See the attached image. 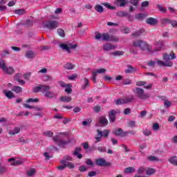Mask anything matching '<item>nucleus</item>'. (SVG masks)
<instances>
[{
	"mask_svg": "<svg viewBox=\"0 0 177 177\" xmlns=\"http://www.w3.org/2000/svg\"><path fill=\"white\" fill-rule=\"evenodd\" d=\"M106 69L103 68L97 69L96 71H92L93 82H96V77H97V74H104V73H106Z\"/></svg>",
	"mask_w": 177,
	"mask_h": 177,
	"instance_id": "1a4fd4ad",
	"label": "nucleus"
},
{
	"mask_svg": "<svg viewBox=\"0 0 177 177\" xmlns=\"http://www.w3.org/2000/svg\"><path fill=\"white\" fill-rule=\"evenodd\" d=\"M6 171H8L6 167H5V166H1V165H0V174H3V173L6 172Z\"/></svg>",
	"mask_w": 177,
	"mask_h": 177,
	"instance_id": "052dcab7",
	"label": "nucleus"
},
{
	"mask_svg": "<svg viewBox=\"0 0 177 177\" xmlns=\"http://www.w3.org/2000/svg\"><path fill=\"white\" fill-rule=\"evenodd\" d=\"M142 32H143V30H138V31L133 33L132 35L133 37H139L140 35V34H142Z\"/></svg>",
	"mask_w": 177,
	"mask_h": 177,
	"instance_id": "69168bd1",
	"label": "nucleus"
},
{
	"mask_svg": "<svg viewBox=\"0 0 177 177\" xmlns=\"http://www.w3.org/2000/svg\"><path fill=\"white\" fill-rule=\"evenodd\" d=\"M133 92L136 94L137 97H138V99H141V100H146V99H149V97H150L149 93H145V90L143 88L136 87L133 90Z\"/></svg>",
	"mask_w": 177,
	"mask_h": 177,
	"instance_id": "20e7f679",
	"label": "nucleus"
},
{
	"mask_svg": "<svg viewBox=\"0 0 177 177\" xmlns=\"http://www.w3.org/2000/svg\"><path fill=\"white\" fill-rule=\"evenodd\" d=\"M126 3H128V1L127 0H117L116 1V5L118 6H120V7L125 6Z\"/></svg>",
	"mask_w": 177,
	"mask_h": 177,
	"instance_id": "7c9ffc66",
	"label": "nucleus"
},
{
	"mask_svg": "<svg viewBox=\"0 0 177 177\" xmlns=\"http://www.w3.org/2000/svg\"><path fill=\"white\" fill-rule=\"evenodd\" d=\"M147 24H150V26H154L155 24H157V19L155 18H148L146 20Z\"/></svg>",
	"mask_w": 177,
	"mask_h": 177,
	"instance_id": "393cba45",
	"label": "nucleus"
},
{
	"mask_svg": "<svg viewBox=\"0 0 177 177\" xmlns=\"http://www.w3.org/2000/svg\"><path fill=\"white\" fill-rule=\"evenodd\" d=\"M84 85L82 86V89H86V88H88V87L90 86L89 80H88V78H84Z\"/></svg>",
	"mask_w": 177,
	"mask_h": 177,
	"instance_id": "f704fd0d",
	"label": "nucleus"
},
{
	"mask_svg": "<svg viewBox=\"0 0 177 177\" xmlns=\"http://www.w3.org/2000/svg\"><path fill=\"white\" fill-rule=\"evenodd\" d=\"M14 12L16 15H24L26 13V10H24V9H19V10H15Z\"/></svg>",
	"mask_w": 177,
	"mask_h": 177,
	"instance_id": "ea45409f",
	"label": "nucleus"
},
{
	"mask_svg": "<svg viewBox=\"0 0 177 177\" xmlns=\"http://www.w3.org/2000/svg\"><path fill=\"white\" fill-rule=\"evenodd\" d=\"M165 45V41L164 40H158L155 41L154 46L155 49L152 50L153 53H156V52H160L162 48H164Z\"/></svg>",
	"mask_w": 177,
	"mask_h": 177,
	"instance_id": "423d86ee",
	"label": "nucleus"
},
{
	"mask_svg": "<svg viewBox=\"0 0 177 177\" xmlns=\"http://www.w3.org/2000/svg\"><path fill=\"white\" fill-rule=\"evenodd\" d=\"M48 91H50V86L48 85H41V93L43 95L47 93Z\"/></svg>",
	"mask_w": 177,
	"mask_h": 177,
	"instance_id": "a878e982",
	"label": "nucleus"
},
{
	"mask_svg": "<svg viewBox=\"0 0 177 177\" xmlns=\"http://www.w3.org/2000/svg\"><path fill=\"white\" fill-rule=\"evenodd\" d=\"M3 93L8 99H13L15 97V94L12 91L3 90Z\"/></svg>",
	"mask_w": 177,
	"mask_h": 177,
	"instance_id": "a211bd4d",
	"label": "nucleus"
},
{
	"mask_svg": "<svg viewBox=\"0 0 177 177\" xmlns=\"http://www.w3.org/2000/svg\"><path fill=\"white\" fill-rule=\"evenodd\" d=\"M143 134L145 136H150V135H151V131L146 129L145 130L143 131Z\"/></svg>",
	"mask_w": 177,
	"mask_h": 177,
	"instance_id": "864d4df0",
	"label": "nucleus"
},
{
	"mask_svg": "<svg viewBox=\"0 0 177 177\" xmlns=\"http://www.w3.org/2000/svg\"><path fill=\"white\" fill-rule=\"evenodd\" d=\"M3 71L6 74H8V75H12V74L15 73V68L11 66H6Z\"/></svg>",
	"mask_w": 177,
	"mask_h": 177,
	"instance_id": "dca6fc26",
	"label": "nucleus"
},
{
	"mask_svg": "<svg viewBox=\"0 0 177 177\" xmlns=\"http://www.w3.org/2000/svg\"><path fill=\"white\" fill-rule=\"evenodd\" d=\"M78 76L77 74H73L68 77V80H70L71 81H74Z\"/></svg>",
	"mask_w": 177,
	"mask_h": 177,
	"instance_id": "603ef678",
	"label": "nucleus"
},
{
	"mask_svg": "<svg viewBox=\"0 0 177 177\" xmlns=\"http://www.w3.org/2000/svg\"><path fill=\"white\" fill-rule=\"evenodd\" d=\"M36 172L37 171L35 170V169L34 168L30 169L27 172L28 176H34Z\"/></svg>",
	"mask_w": 177,
	"mask_h": 177,
	"instance_id": "4c0bfd02",
	"label": "nucleus"
},
{
	"mask_svg": "<svg viewBox=\"0 0 177 177\" xmlns=\"http://www.w3.org/2000/svg\"><path fill=\"white\" fill-rule=\"evenodd\" d=\"M26 56L28 59H32V57H35V53L32 51L26 52Z\"/></svg>",
	"mask_w": 177,
	"mask_h": 177,
	"instance_id": "e433bc0d",
	"label": "nucleus"
},
{
	"mask_svg": "<svg viewBox=\"0 0 177 177\" xmlns=\"http://www.w3.org/2000/svg\"><path fill=\"white\" fill-rule=\"evenodd\" d=\"M59 100L61 102H65L66 103H68V102H71L72 98H71V97H70L68 95H62L60 97Z\"/></svg>",
	"mask_w": 177,
	"mask_h": 177,
	"instance_id": "5701e85b",
	"label": "nucleus"
},
{
	"mask_svg": "<svg viewBox=\"0 0 177 177\" xmlns=\"http://www.w3.org/2000/svg\"><path fill=\"white\" fill-rule=\"evenodd\" d=\"M43 26L49 30H55L57 27H59V23L56 21L49 20L43 23Z\"/></svg>",
	"mask_w": 177,
	"mask_h": 177,
	"instance_id": "39448f33",
	"label": "nucleus"
},
{
	"mask_svg": "<svg viewBox=\"0 0 177 177\" xmlns=\"http://www.w3.org/2000/svg\"><path fill=\"white\" fill-rule=\"evenodd\" d=\"M64 68H66V70H73L74 65L71 63H67L64 65Z\"/></svg>",
	"mask_w": 177,
	"mask_h": 177,
	"instance_id": "a19ab883",
	"label": "nucleus"
},
{
	"mask_svg": "<svg viewBox=\"0 0 177 177\" xmlns=\"http://www.w3.org/2000/svg\"><path fill=\"white\" fill-rule=\"evenodd\" d=\"M124 104H125L127 103H131V102H133L135 97H133V95H130L124 97Z\"/></svg>",
	"mask_w": 177,
	"mask_h": 177,
	"instance_id": "473e14b6",
	"label": "nucleus"
},
{
	"mask_svg": "<svg viewBox=\"0 0 177 177\" xmlns=\"http://www.w3.org/2000/svg\"><path fill=\"white\" fill-rule=\"evenodd\" d=\"M39 101L37 98H29L26 100V103H38Z\"/></svg>",
	"mask_w": 177,
	"mask_h": 177,
	"instance_id": "79ce46f5",
	"label": "nucleus"
},
{
	"mask_svg": "<svg viewBox=\"0 0 177 177\" xmlns=\"http://www.w3.org/2000/svg\"><path fill=\"white\" fill-rule=\"evenodd\" d=\"M130 3L131 5H133V6H138V3H139V0H130Z\"/></svg>",
	"mask_w": 177,
	"mask_h": 177,
	"instance_id": "0e129e2a",
	"label": "nucleus"
},
{
	"mask_svg": "<svg viewBox=\"0 0 177 177\" xmlns=\"http://www.w3.org/2000/svg\"><path fill=\"white\" fill-rule=\"evenodd\" d=\"M6 3V0H1L0 1V12H5L6 10V6H3Z\"/></svg>",
	"mask_w": 177,
	"mask_h": 177,
	"instance_id": "bb28decb",
	"label": "nucleus"
},
{
	"mask_svg": "<svg viewBox=\"0 0 177 177\" xmlns=\"http://www.w3.org/2000/svg\"><path fill=\"white\" fill-rule=\"evenodd\" d=\"M96 164L100 167H106L107 165V162L104 158H100L96 160Z\"/></svg>",
	"mask_w": 177,
	"mask_h": 177,
	"instance_id": "f3484780",
	"label": "nucleus"
},
{
	"mask_svg": "<svg viewBox=\"0 0 177 177\" xmlns=\"http://www.w3.org/2000/svg\"><path fill=\"white\" fill-rule=\"evenodd\" d=\"M91 122H92V120H89L88 121H84L82 122V125L84 127H89L91 125Z\"/></svg>",
	"mask_w": 177,
	"mask_h": 177,
	"instance_id": "bf43d9fd",
	"label": "nucleus"
},
{
	"mask_svg": "<svg viewBox=\"0 0 177 177\" xmlns=\"http://www.w3.org/2000/svg\"><path fill=\"white\" fill-rule=\"evenodd\" d=\"M145 14H137L136 15V19H138V20H142V19H144Z\"/></svg>",
	"mask_w": 177,
	"mask_h": 177,
	"instance_id": "4d7b16f0",
	"label": "nucleus"
},
{
	"mask_svg": "<svg viewBox=\"0 0 177 177\" xmlns=\"http://www.w3.org/2000/svg\"><path fill=\"white\" fill-rule=\"evenodd\" d=\"M53 139L55 142H57V143H58L59 146H62V145H64V140H62L59 136L54 137Z\"/></svg>",
	"mask_w": 177,
	"mask_h": 177,
	"instance_id": "cd10ccee",
	"label": "nucleus"
},
{
	"mask_svg": "<svg viewBox=\"0 0 177 177\" xmlns=\"http://www.w3.org/2000/svg\"><path fill=\"white\" fill-rule=\"evenodd\" d=\"M81 150H82L81 147H77L73 152V155L76 156V157H77V158H79L80 160L82 158V154L80 153Z\"/></svg>",
	"mask_w": 177,
	"mask_h": 177,
	"instance_id": "4be33fe9",
	"label": "nucleus"
},
{
	"mask_svg": "<svg viewBox=\"0 0 177 177\" xmlns=\"http://www.w3.org/2000/svg\"><path fill=\"white\" fill-rule=\"evenodd\" d=\"M97 133L98 136H100V138H107L110 133V131L109 130H104V131L97 130Z\"/></svg>",
	"mask_w": 177,
	"mask_h": 177,
	"instance_id": "2eb2a0df",
	"label": "nucleus"
},
{
	"mask_svg": "<svg viewBox=\"0 0 177 177\" xmlns=\"http://www.w3.org/2000/svg\"><path fill=\"white\" fill-rule=\"evenodd\" d=\"M95 39H102V41H112L113 42H118V37L115 36H109L107 33H97L95 35Z\"/></svg>",
	"mask_w": 177,
	"mask_h": 177,
	"instance_id": "7ed1b4c3",
	"label": "nucleus"
},
{
	"mask_svg": "<svg viewBox=\"0 0 177 177\" xmlns=\"http://www.w3.org/2000/svg\"><path fill=\"white\" fill-rule=\"evenodd\" d=\"M165 23H168L169 24H171L174 28L177 27V21H172L170 20L169 19L165 18L164 19Z\"/></svg>",
	"mask_w": 177,
	"mask_h": 177,
	"instance_id": "b1692460",
	"label": "nucleus"
},
{
	"mask_svg": "<svg viewBox=\"0 0 177 177\" xmlns=\"http://www.w3.org/2000/svg\"><path fill=\"white\" fill-rule=\"evenodd\" d=\"M8 133L13 136L15 135H17V133H19L20 132V127H14L12 129H8Z\"/></svg>",
	"mask_w": 177,
	"mask_h": 177,
	"instance_id": "ddd939ff",
	"label": "nucleus"
},
{
	"mask_svg": "<svg viewBox=\"0 0 177 177\" xmlns=\"http://www.w3.org/2000/svg\"><path fill=\"white\" fill-rule=\"evenodd\" d=\"M100 124H101V125L105 126L107 125V124H109V121L106 118L102 116L100 118Z\"/></svg>",
	"mask_w": 177,
	"mask_h": 177,
	"instance_id": "2f4dec72",
	"label": "nucleus"
},
{
	"mask_svg": "<svg viewBox=\"0 0 177 177\" xmlns=\"http://www.w3.org/2000/svg\"><path fill=\"white\" fill-rule=\"evenodd\" d=\"M134 48H139L142 52H147L148 53H153V46L147 44L145 41L136 40L133 41L131 47L129 49L131 53L133 55L138 53V50H135Z\"/></svg>",
	"mask_w": 177,
	"mask_h": 177,
	"instance_id": "f257e3e1",
	"label": "nucleus"
},
{
	"mask_svg": "<svg viewBox=\"0 0 177 177\" xmlns=\"http://www.w3.org/2000/svg\"><path fill=\"white\" fill-rule=\"evenodd\" d=\"M12 92H15V93H21L23 92V88L20 86H15L12 88Z\"/></svg>",
	"mask_w": 177,
	"mask_h": 177,
	"instance_id": "c85d7f7f",
	"label": "nucleus"
},
{
	"mask_svg": "<svg viewBox=\"0 0 177 177\" xmlns=\"http://www.w3.org/2000/svg\"><path fill=\"white\" fill-rule=\"evenodd\" d=\"M136 125V122L133 120H131L128 123V127H130L131 128L135 127Z\"/></svg>",
	"mask_w": 177,
	"mask_h": 177,
	"instance_id": "3c124183",
	"label": "nucleus"
},
{
	"mask_svg": "<svg viewBox=\"0 0 177 177\" xmlns=\"http://www.w3.org/2000/svg\"><path fill=\"white\" fill-rule=\"evenodd\" d=\"M117 113H120V111L112 110L109 112V120L111 122H114V121H115V114H117Z\"/></svg>",
	"mask_w": 177,
	"mask_h": 177,
	"instance_id": "4468645a",
	"label": "nucleus"
},
{
	"mask_svg": "<svg viewBox=\"0 0 177 177\" xmlns=\"http://www.w3.org/2000/svg\"><path fill=\"white\" fill-rule=\"evenodd\" d=\"M147 160L149 161H157L158 158H157L156 156H147Z\"/></svg>",
	"mask_w": 177,
	"mask_h": 177,
	"instance_id": "6e6d98bb",
	"label": "nucleus"
},
{
	"mask_svg": "<svg viewBox=\"0 0 177 177\" xmlns=\"http://www.w3.org/2000/svg\"><path fill=\"white\" fill-rule=\"evenodd\" d=\"M171 104V102H169L168 100H166L164 102L165 107H166L167 109H168V107H170Z\"/></svg>",
	"mask_w": 177,
	"mask_h": 177,
	"instance_id": "338daca9",
	"label": "nucleus"
},
{
	"mask_svg": "<svg viewBox=\"0 0 177 177\" xmlns=\"http://www.w3.org/2000/svg\"><path fill=\"white\" fill-rule=\"evenodd\" d=\"M44 96H45L46 97H48V98L52 99V98H53V97H56L57 96V95L55 92H53V91H50V90H48V91H47V93H46L44 94Z\"/></svg>",
	"mask_w": 177,
	"mask_h": 177,
	"instance_id": "412c9836",
	"label": "nucleus"
},
{
	"mask_svg": "<svg viewBox=\"0 0 177 177\" xmlns=\"http://www.w3.org/2000/svg\"><path fill=\"white\" fill-rule=\"evenodd\" d=\"M60 163L62 164V165L57 167V169H59V171H63L65 168H66V167H68V168H70L71 169H73V168H74V165L70 162H67L66 160H61Z\"/></svg>",
	"mask_w": 177,
	"mask_h": 177,
	"instance_id": "0eeeda50",
	"label": "nucleus"
},
{
	"mask_svg": "<svg viewBox=\"0 0 177 177\" xmlns=\"http://www.w3.org/2000/svg\"><path fill=\"white\" fill-rule=\"evenodd\" d=\"M157 8L158 9H159V10H160V12H162L163 13H165V12H167V10L164 8L161 5H158Z\"/></svg>",
	"mask_w": 177,
	"mask_h": 177,
	"instance_id": "e2e57ef3",
	"label": "nucleus"
},
{
	"mask_svg": "<svg viewBox=\"0 0 177 177\" xmlns=\"http://www.w3.org/2000/svg\"><path fill=\"white\" fill-rule=\"evenodd\" d=\"M103 49L106 51L114 50V49H117V45L107 43L103 46Z\"/></svg>",
	"mask_w": 177,
	"mask_h": 177,
	"instance_id": "f8f14e48",
	"label": "nucleus"
},
{
	"mask_svg": "<svg viewBox=\"0 0 177 177\" xmlns=\"http://www.w3.org/2000/svg\"><path fill=\"white\" fill-rule=\"evenodd\" d=\"M174 59H176V55H175L174 52L171 51L169 55L163 53L162 59L164 61L158 60L157 64L158 66H162L163 67H172L174 63L171 60Z\"/></svg>",
	"mask_w": 177,
	"mask_h": 177,
	"instance_id": "f03ea898",
	"label": "nucleus"
},
{
	"mask_svg": "<svg viewBox=\"0 0 177 177\" xmlns=\"http://www.w3.org/2000/svg\"><path fill=\"white\" fill-rule=\"evenodd\" d=\"M79 171L80 172H85V171H88V167H86V166H84V165L80 166L79 167Z\"/></svg>",
	"mask_w": 177,
	"mask_h": 177,
	"instance_id": "09e8293b",
	"label": "nucleus"
},
{
	"mask_svg": "<svg viewBox=\"0 0 177 177\" xmlns=\"http://www.w3.org/2000/svg\"><path fill=\"white\" fill-rule=\"evenodd\" d=\"M95 10H97L99 13H103V6H100V5H97L95 7Z\"/></svg>",
	"mask_w": 177,
	"mask_h": 177,
	"instance_id": "37998d69",
	"label": "nucleus"
},
{
	"mask_svg": "<svg viewBox=\"0 0 177 177\" xmlns=\"http://www.w3.org/2000/svg\"><path fill=\"white\" fill-rule=\"evenodd\" d=\"M8 162H11V165H21L24 162V160L21 158H17L15 160V158H12L8 159Z\"/></svg>",
	"mask_w": 177,
	"mask_h": 177,
	"instance_id": "9b49d317",
	"label": "nucleus"
},
{
	"mask_svg": "<svg viewBox=\"0 0 177 177\" xmlns=\"http://www.w3.org/2000/svg\"><path fill=\"white\" fill-rule=\"evenodd\" d=\"M86 164L87 165H89V167H93V165H94V163H93V162H92V160H91L89 158L86 159Z\"/></svg>",
	"mask_w": 177,
	"mask_h": 177,
	"instance_id": "8fccbe9b",
	"label": "nucleus"
},
{
	"mask_svg": "<svg viewBox=\"0 0 177 177\" xmlns=\"http://www.w3.org/2000/svg\"><path fill=\"white\" fill-rule=\"evenodd\" d=\"M135 168L132 167H129L124 169V173L125 174H132L133 172H135Z\"/></svg>",
	"mask_w": 177,
	"mask_h": 177,
	"instance_id": "c9c22d12",
	"label": "nucleus"
},
{
	"mask_svg": "<svg viewBox=\"0 0 177 177\" xmlns=\"http://www.w3.org/2000/svg\"><path fill=\"white\" fill-rule=\"evenodd\" d=\"M57 34L59 35V37H62V38H64V30L62 28L57 29Z\"/></svg>",
	"mask_w": 177,
	"mask_h": 177,
	"instance_id": "a18cd8bd",
	"label": "nucleus"
},
{
	"mask_svg": "<svg viewBox=\"0 0 177 177\" xmlns=\"http://www.w3.org/2000/svg\"><path fill=\"white\" fill-rule=\"evenodd\" d=\"M156 173V169L153 168H149L147 169L146 175H153V174Z\"/></svg>",
	"mask_w": 177,
	"mask_h": 177,
	"instance_id": "58836bf2",
	"label": "nucleus"
},
{
	"mask_svg": "<svg viewBox=\"0 0 177 177\" xmlns=\"http://www.w3.org/2000/svg\"><path fill=\"white\" fill-rule=\"evenodd\" d=\"M113 133H114L115 135H117L118 136H125V135L127 134L128 132L124 133V132L122 131V129H115V130L113 131Z\"/></svg>",
	"mask_w": 177,
	"mask_h": 177,
	"instance_id": "6ab92c4d",
	"label": "nucleus"
},
{
	"mask_svg": "<svg viewBox=\"0 0 177 177\" xmlns=\"http://www.w3.org/2000/svg\"><path fill=\"white\" fill-rule=\"evenodd\" d=\"M145 171H146V169H145V167H140L138 170V174L139 175H140V174H143V172H145Z\"/></svg>",
	"mask_w": 177,
	"mask_h": 177,
	"instance_id": "774afa93",
	"label": "nucleus"
},
{
	"mask_svg": "<svg viewBox=\"0 0 177 177\" xmlns=\"http://www.w3.org/2000/svg\"><path fill=\"white\" fill-rule=\"evenodd\" d=\"M6 67V64H5V61L3 59H0V68L3 71V69Z\"/></svg>",
	"mask_w": 177,
	"mask_h": 177,
	"instance_id": "49530a36",
	"label": "nucleus"
},
{
	"mask_svg": "<svg viewBox=\"0 0 177 177\" xmlns=\"http://www.w3.org/2000/svg\"><path fill=\"white\" fill-rule=\"evenodd\" d=\"M7 120L5 118H0V124H3L4 127L7 124Z\"/></svg>",
	"mask_w": 177,
	"mask_h": 177,
	"instance_id": "5fc2aeb1",
	"label": "nucleus"
},
{
	"mask_svg": "<svg viewBox=\"0 0 177 177\" xmlns=\"http://www.w3.org/2000/svg\"><path fill=\"white\" fill-rule=\"evenodd\" d=\"M115 103L116 104H125V100H124V98L123 99H118L115 100Z\"/></svg>",
	"mask_w": 177,
	"mask_h": 177,
	"instance_id": "de8ad7c7",
	"label": "nucleus"
},
{
	"mask_svg": "<svg viewBox=\"0 0 177 177\" xmlns=\"http://www.w3.org/2000/svg\"><path fill=\"white\" fill-rule=\"evenodd\" d=\"M136 68H133L131 65H127V69L124 71V73L127 74H132V73H136Z\"/></svg>",
	"mask_w": 177,
	"mask_h": 177,
	"instance_id": "aec40b11",
	"label": "nucleus"
},
{
	"mask_svg": "<svg viewBox=\"0 0 177 177\" xmlns=\"http://www.w3.org/2000/svg\"><path fill=\"white\" fill-rule=\"evenodd\" d=\"M41 89H42V85L37 86L33 88V92H35V93L38 92H41Z\"/></svg>",
	"mask_w": 177,
	"mask_h": 177,
	"instance_id": "c03bdc74",
	"label": "nucleus"
},
{
	"mask_svg": "<svg viewBox=\"0 0 177 177\" xmlns=\"http://www.w3.org/2000/svg\"><path fill=\"white\" fill-rule=\"evenodd\" d=\"M169 161L170 164H172L173 165H176L177 167V157L173 156L169 159Z\"/></svg>",
	"mask_w": 177,
	"mask_h": 177,
	"instance_id": "72a5a7b5",
	"label": "nucleus"
},
{
	"mask_svg": "<svg viewBox=\"0 0 177 177\" xmlns=\"http://www.w3.org/2000/svg\"><path fill=\"white\" fill-rule=\"evenodd\" d=\"M97 150H98V151H100V153H104V152H106V147H98L97 148Z\"/></svg>",
	"mask_w": 177,
	"mask_h": 177,
	"instance_id": "680f3d73",
	"label": "nucleus"
},
{
	"mask_svg": "<svg viewBox=\"0 0 177 177\" xmlns=\"http://www.w3.org/2000/svg\"><path fill=\"white\" fill-rule=\"evenodd\" d=\"M59 85L62 86V88H65V92L66 93H71L73 92V89H71L72 86L70 84H66L64 82H59Z\"/></svg>",
	"mask_w": 177,
	"mask_h": 177,
	"instance_id": "9d476101",
	"label": "nucleus"
},
{
	"mask_svg": "<svg viewBox=\"0 0 177 177\" xmlns=\"http://www.w3.org/2000/svg\"><path fill=\"white\" fill-rule=\"evenodd\" d=\"M111 55L112 56H114L115 57H117L118 56H122L124 55V51H120V50H116L111 53Z\"/></svg>",
	"mask_w": 177,
	"mask_h": 177,
	"instance_id": "c756f323",
	"label": "nucleus"
},
{
	"mask_svg": "<svg viewBox=\"0 0 177 177\" xmlns=\"http://www.w3.org/2000/svg\"><path fill=\"white\" fill-rule=\"evenodd\" d=\"M122 31L124 34H129V28H128V27H122Z\"/></svg>",
	"mask_w": 177,
	"mask_h": 177,
	"instance_id": "13d9d810",
	"label": "nucleus"
},
{
	"mask_svg": "<svg viewBox=\"0 0 177 177\" xmlns=\"http://www.w3.org/2000/svg\"><path fill=\"white\" fill-rule=\"evenodd\" d=\"M59 47L62 48L63 50H66L68 53L71 52V49H75L77 48V44H71L70 43L68 44H61Z\"/></svg>",
	"mask_w": 177,
	"mask_h": 177,
	"instance_id": "6e6552de",
	"label": "nucleus"
}]
</instances>
